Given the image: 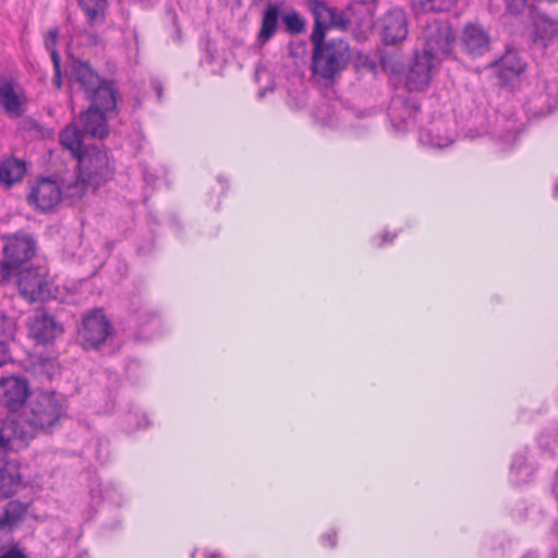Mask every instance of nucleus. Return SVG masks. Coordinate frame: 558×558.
Masks as SVG:
<instances>
[{
  "mask_svg": "<svg viewBox=\"0 0 558 558\" xmlns=\"http://www.w3.org/2000/svg\"><path fill=\"white\" fill-rule=\"evenodd\" d=\"M311 70L314 76L332 82L351 60L350 45L342 38L313 39Z\"/></svg>",
  "mask_w": 558,
  "mask_h": 558,
  "instance_id": "1",
  "label": "nucleus"
},
{
  "mask_svg": "<svg viewBox=\"0 0 558 558\" xmlns=\"http://www.w3.org/2000/svg\"><path fill=\"white\" fill-rule=\"evenodd\" d=\"M69 402L57 391H43L31 399L25 422L36 430L50 433L68 415Z\"/></svg>",
  "mask_w": 558,
  "mask_h": 558,
  "instance_id": "2",
  "label": "nucleus"
},
{
  "mask_svg": "<svg viewBox=\"0 0 558 558\" xmlns=\"http://www.w3.org/2000/svg\"><path fill=\"white\" fill-rule=\"evenodd\" d=\"M3 260L0 262V283L9 282L15 277L21 266L31 260L37 250V243L31 233L17 231L3 234Z\"/></svg>",
  "mask_w": 558,
  "mask_h": 558,
  "instance_id": "3",
  "label": "nucleus"
},
{
  "mask_svg": "<svg viewBox=\"0 0 558 558\" xmlns=\"http://www.w3.org/2000/svg\"><path fill=\"white\" fill-rule=\"evenodd\" d=\"M76 160L81 178L88 182L94 191L114 175L116 161L106 148L97 145L86 146Z\"/></svg>",
  "mask_w": 558,
  "mask_h": 558,
  "instance_id": "4",
  "label": "nucleus"
},
{
  "mask_svg": "<svg viewBox=\"0 0 558 558\" xmlns=\"http://www.w3.org/2000/svg\"><path fill=\"white\" fill-rule=\"evenodd\" d=\"M71 77L80 85L89 101L113 106V97L118 95L116 83L112 80L100 77L88 62L75 61L72 65Z\"/></svg>",
  "mask_w": 558,
  "mask_h": 558,
  "instance_id": "5",
  "label": "nucleus"
},
{
  "mask_svg": "<svg viewBox=\"0 0 558 558\" xmlns=\"http://www.w3.org/2000/svg\"><path fill=\"white\" fill-rule=\"evenodd\" d=\"M423 53L436 62L448 59L456 43V34L446 19L429 21L423 31Z\"/></svg>",
  "mask_w": 558,
  "mask_h": 558,
  "instance_id": "6",
  "label": "nucleus"
},
{
  "mask_svg": "<svg viewBox=\"0 0 558 558\" xmlns=\"http://www.w3.org/2000/svg\"><path fill=\"white\" fill-rule=\"evenodd\" d=\"M15 276L20 295L28 303H44L53 296L52 283L44 269H19Z\"/></svg>",
  "mask_w": 558,
  "mask_h": 558,
  "instance_id": "7",
  "label": "nucleus"
},
{
  "mask_svg": "<svg viewBox=\"0 0 558 558\" xmlns=\"http://www.w3.org/2000/svg\"><path fill=\"white\" fill-rule=\"evenodd\" d=\"M110 320L102 310H94L86 314L78 328V341L85 350H99L112 333Z\"/></svg>",
  "mask_w": 558,
  "mask_h": 558,
  "instance_id": "8",
  "label": "nucleus"
},
{
  "mask_svg": "<svg viewBox=\"0 0 558 558\" xmlns=\"http://www.w3.org/2000/svg\"><path fill=\"white\" fill-rule=\"evenodd\" d=\"M89 102V107L80 116L82 132L93 138L104 140L109 135L108 116L117 113V96L113 97V106Z\"/></svg>",
  "mask_w": 558,
  "mask_h": 558,
  "instance_id": "9",
  "label": "nucleus"
},
{
  "mask_svg": "<svg viewBox=\"0 0 558 558\" xmlns=\"http://www.w3.org/2000/svg\"><path fill=\"white\" fill-rule=\"evenodd\" d=\"M379 34L385 45H396L407 39L409 19L407 12L395 7L388 10L378 22Z\"/></svg>",
  "mask_w": 558,
  "mask_h": 558,
  "instance_id": "10",
  "label": "nucleus"
},
{
  "mask_svg": "<svg viewBox=\"0 0 558 558\" xmlns=\"http://www.w3.org/2000/svg\"><path fill=\"white\" fill-rule=\"evenodd\" d=\"M27 201L43 213L50 211L62 201V187L57 180L40 178L31 187Z\"/></svg>",
  "mask_w": 558,
  "mask_h": 558,
  "instance_id": "11",
  "label": "nucleus"
},
{
  "mask_svg": "<svg viewBox=\"0 0 558 558\" xmlns=\"http://www.w3.org/2000/svg\"><path fill=\"white\" fill-rule=\"evenodd\" d=\"M29 393L28 381L23 377L10 376L0 379V403L10 412L21 410Z\"/></svg>",
  "mask_w": 558,
  "mask_h": 558,
  "instance_id": "12",
  "label": "nucleus"
},
{
  "mask_svg": "<svg viewBox=\"0 0 558 558\" xmlns=\"http://www.w3.org/2000/svg\"><path fill=\"white\" fill-rule=\"evenodd\" d=\"M439 63L423 52H416L405 74L404 85L407 89L409 92H424L432 82L433 69Z\"/></svg>",
  "mask_w": 558,
  "mask_h": 558,
  "instance_id": "13",
  "label": "nucleus"
},
{
  "mask_svg": "<svg viewBox=\"0 0 558 558\" xmlns=\"http://www.w3.org/2000/svg\"><path fill=\"white\" fill-rule=\"evenodd\" d=\"M25 104L24 90L17 78L11 73L0 74V108L7 113L21 117Z\"/></svg>",
  "mask_w": 558,
  "mask_h": 558,
  "instance_id": "14",
  "label": "nucleus"
},
{
  "mask_svg": "<svg viewBox=\"0 0 558 558\" xmlns=\"http://www.w3.org/2000/svg\"><path fill=\"white\" fill-rule=\"evenodd\" d=\"M420 109L421 105L414 99L397 98L392 100L388 109V117L397 131L405 132L415 125Z\"/></svg>",
  "mask_w": 558,
  "mask_h": 558,
  "instance_id": "15",
  "label": "nucleus"
},
{
  "mask_svg": "<svg viewBox=\"0 0 558 558\" xmlns=\"http://www.w3.org/2000/svg\"><path fill=\"white\" fill-rule=\"evenodd\" d=\"M460 45L468 56L478 58L489 51L490 36L483 26L470 23L462 31Z\"/></svg>",
  "mask_w": 558,
  "mask_h": 558,
  "instance_id": "16",
  "label": "nucleus"
},
{
  "mask_svg": "<svg viewBox=\"0 0 558 558\" xmlns=\"http://www.w3.org/2000/svg\"><path fill=\"white\" fill-rule=\"evenodd\" d=\"M62 332V325L47 313H36L28 320V333L37 343H49Z\"/></svg>",
  "mask_w": 558,
  "mask_h": 558,
  "instance_id": "17",
  "label": "nucleus"
},
{
  "mask_svg": "<svg viewBox=\"0 0 558 558\" xmlns=\"http://www.w3.org/2000/svg\"><path fill=\"white\" fill-rule=\"evenodd\" d=\"M536 113L548 114L558 107V81L541 78L537 82V92L530 99Z\"/></svg>",
  "mask_w": 558,
  "mask_h": 558,
  "instance_id": "18",
  "label": "nucleus"
},
{
  "mask_svg": "<svg viewBox=\"0 0 558 558\" xmlns=\"http://www.w3.org/2000/svg\"><path fill=\"white\" fill-rule=\"evenodd\" d=\"M420 142L423 145L444 148L453 143V132L450 122L439 117L430 122L428 128L420 130Z\"/></svg>",
  "mask_w": 558,
  "mask_h": 558,
  "instance_id": "19",
  "label": "nucleus"
},
{
  "mask_svg": "<svg viewBox=\"0 0 558 558\" xmlns=\"http://www.w3.org/2000/svg\"><path fill=\"white\" fill-rule=\"evenodd\" d=\"M305 3L314 17L311 40L326 38V32L332 26L335 8L329 7L324 0H305Z\"/></svg>",
  "mask_w": 558,
  "mask_h": 558,
  "instance_id": "20",
  "label": "nucleus"
},
{
  "mask_svg": "<svg viewBox=\"0 0 558 558\" xmlns=\"http://www.w3.org/2000/svg\"><path fill=\"white\" fill-rule=\"evenodd\" d=\"M281 2H268L262 14L260 28L257 33L255 45L265 46L277 33L281 12Z\"/></svg>",
  "mask_w": 558,
  "mask_h": 558,
  "instance_id": "21",
  "label": "nucleus"
},
{
  "mask_svg": "<svg viewBox=\"0 0 558 558\" xmlns=\"http://www.w3.org/2000/svg\"><path fill=\"white\" fill-rule=\"evenodd\" d=\"M26 440V434L21 430L20 422L13 417H0V459L13 450V441Z\"/></svg>",
  "mask_w": 558,
  "mask_h": 558,
  "instance_id": "22",
  "label": "nucleus"
},
{
  "mask_svg": "<svg viewBox=\"0 0 558 558\" xmlns=\"http://www.w3.org/2000/svg\"><path fill=\"white\" fill-rule=\"evenodd\" d=\"M22 483L19 465L14 461H5L0 466V497L10 498Z\"/></svg>",
  "mask_w": 558,
  "mask_h": 558,
  "instance_id": "23",
  "label": "nucleus"
},
{
  "mask_svg": "<svg viewBox=\"0 0 558 558\" xmlns=\"http://www.w3.org/2000/svg\"><path fill=\"white\" fill-rule=\"evenodd\" d=\"M27 172L26 162L14 156L0 161V183L10 187L20 182Z\"/></svg>",
  "mask_w": 558,
  "mask_h": 558,
  "instance_id": "24",
  "label": "nucleus"
},
{
  "mask_svg": "<svg viewBox=\"0 0 558 558\" xmlns=\"http://www.w3.org/2000/svg\"><path fill=\"white\" fill-rule=\"evenodd\" d=\"M59 143L64 149L69 150L71 156L75 159L84 153L83 134L74 122L61 130L59 133Z\"/></svg>",
  "mask_w": 558,
  "mask_h": 558,
  "instance_id": "25",
  "label": "nucleus"
},
{
  "mask_svg": "<svg viewBox=\"0 0 558 558\" xmlns=\"http://www.w3.org/2000/svg\"><path fill=\"white\" fill-rule=\"evenodd\" d=\"M458 0H412L411 7L416 15L425 13H439L448 12L456 4Z\"/></svg>",
  "mask_w": 558,
  "mask_h": 558,
  "instance_id": "26",
  "label": "nucleus"
},
{
  "mask_svg": "<svg viewBox=\"0 0 558 558\" xmlns=\"http://www.w3.org/2000/svg\"><path fill=\"white\" fill-rule=\"evenodd\" d=\"M77 3L85 13L88 25L94 26L105 22L107 0H77Z\"/></svg>",
  "mask_w": 558,
  "mask_h": 558,
  "instance_id": "27",
  "label": "nucleus"
},
{
  "mask_svg": "<svg viewBox=\"0 0 558 558\" xmlns=\"http://www.w3.org/2000/svg\"><path fill=\"white\" fill-rule=\"evenodd\" d=\"M498 66L500 74L505 77H509L520 75L524 71L526 63L520 58L517 51L509 50L500 58Z\"/></svg>",
  "mask_w": 558,
  "mask_h": 558,
  "instance_id": "28",
  "label": "nucleus"
},
{
  "mask_svg": "<svg viewBox=\"0 0 558 558\" xmlns=\"http://www.w3.org/2000/svg\"><path fill=\"white\" fill-rule=\"evenodd\" d=\"M61 187L62 199H69L70 203L73 204L86 195L90 185L88 182H85L83 178H81V173L78 172V175L74 181L68 184H62Z\"/></svg>",
  "mask_w": 558,
  "mask_h": 558,
  "instance_id": "29",
  "label": "nucleus"
},
{
  "mask_svg": "<svg viewBox=\"0 0 558 558\" xmlns=\"http://www.w3.org/2000/svg\"><path fill=\"white\" fill-rule=\"evenodd\" d=\"M282 21L286 25V31L291 35L302 34L306 29L305 19L295 10L283 14Z\"/></svg>",
  "mask_w": 558,
  "mask_h": 558,
  "instance_id": "30",
  "label": "nucleus"
},
{
  "mask_svg": "<svg viewBox=\"0 0 558 558\" xmlns=\"http://www.w3.org/2000/svg\"><path fill=\"white\" fill-rule=\"evenodd\" d=\"M536 36L546 45L558 36V22L550 19L541 20L536 25Z\"/></svg>",
  "mask_w": 558,
  "mask_h": 558,
  "instance_id": "31",
  "label": "nucleus"
},
{
  "mask_svg": "<svg viewBox=\"0 0 558 558\" xmlns=\"http://www.w3.org/2000/svg\"><path fill=\"white\" fill-rule=\"evenodd\" d=\"M16 332V322L13 317H9L0 312V340L4 342L14 341Z\"/></svg>",
  "mask_w": 558,
  "mask_h": 558,
  "instance_id": "32",
  "label": "nucleus"
},
{
  "mask_svg": "<svg viewBox=\"0 0 558 558\" xmlns=\"http://www.w3.org/2000/svg\"><path fill=\"white\" fill-rule=\"evenodd\" d=\"M350 10L351 7H348L347 11H341L335 8V17H332L331 28H337L340 31L349 29L350 25L352 24L351 17L349 15Z\"/></svg>",
  "mask_w": 558,
  "mask_h": 558,
  "instance_id": "33",
  "label": "nucleus"
},
{
  "mask_svg": "<svg viewBox=\"0 0 558 558\" xmlns=\"http://www.w3.org/2000/svg\"><path fill=\"white\" fill-rule=\"evenodd\" d=\"M37 369L45 374L48 379H52L54 375L58 373L57 361L53 359H39L36 364Z\"/></svg>",
  "mask_w": 558,
  "mask_h": 558,
  "instance_id": "34",
  "label": "nucleus"
},
{
  "mask_svg": "<svg viewBox=\"0 0 558 558\" xmlns=\"http://www.w3.org/2000/svg\"><path fill=\"white\" fill-rule=\"evenodd\" d=\"M355 68L357 71H365L375 74L377 70L376 61L369 56L360 54L355 60Z\"/></svg>",
  "mask_w": 558,
  "mask_h": 558,
  "instance_id": "35",
  "label": "nucleus"
},
{
  "mask_svg": "<svg viewBox=\"0 0 558 558\" xmlns=\"http://www.w3.org/2000/svg\"><path fill=\"white\" fill-rule=\"evenodd\" d=\"M519 137V128L514 122H509L507 129L499 135L500 141L506 145H512Z\"/></svg>",
  "mask_w": 558,
  "mask_h": 558,
  "instance_id": "36",
  "label": "nucleus"
},
{
  "mask_svg": "<svg viewBox=\"0 0 558 558\" xmlns=\"http://www.w3.org/2000/svg\"><path fill=\"white\" fill-rule=\"evenodd\" d=\"M506 10L512 15L522 14L529 8V0H504Z\"/></svg>",
  "mask_w": 558,
  "mask_h": 558,
  "instance_id": "37",
  "label": "nucleus"
},
{
  "mask_svg": "<svg viewBox=\"0 0 558 558\" xmlns=\"http://www.w3.org/2000/svg\"><path fill=\"white\" fill-rule=\"evenodd\" d=\"M58 35L59 31L57 27L50 28L47 33L46 39H45V46L47 50L50 51V58L51 61H53V53L60 54L57 49V41H58Z\"/></svg>",
  "mask_w": 558,
  "mask_h": 558,
  "instance_id": "38",
  "label": "nucleus"
},
{
  "mask_svg": "<svg viewBox=\"0 0 558 558\" xmlns=\"http://www.w3.org/2000/svg\"><path fill=\"white\" fill-rule=\"evenodd\" d=\"M52 65H53L52 84L57 89L60 90L63 85L62 71H61V56L57 54L56 52L53 53Z\"/></svg>",
  "mask_w": 558,
  "mask_h": 558,
  "instance_id": "39",
  "label": "nucleus"
},
{
  "mask_svg": "<svg viewBox=\"0 0 558 558\" xmlns=\"http://www.w3.org/2000/svg\"><path fill=\"white\" fill-rule=\"evenodd\" d=\"M9 344L10 342H4L3 340H0V367L12 360L9 351Z\"/></svg>",
  "mask_w": 558,
  "mask_h": 558,
  "instance_id": "40",
  "label": "nucleus"
},
{
  "mask_svg": "<svg viewBox=\"0 0 558 558\" xmlns=\"http://www.w3.org/2000/svg\"><path fill=\"white\" fill-rule=\"evenodd\" d=\"M150 86L156 95L157 100L161 101L162 97H163V86H162L161 82L158 80H153L150 82Z\"/></svg>",
  "mask_w": 558,
  "mask_h": 558,
  "instance_id": "41",
  "label": "nucleus"
},
{
  "mask_svg": "<svg viewBox=\"0 0 558 558\" xmlns=\"http://www.w3.org/2000/svg\"><path fill=\"white\" fill-rule=\"evenodd\" d=\"M323 541L328 543V545L333 548L337 544L336 534L335 533H327L323 536Z\"/></svg>",
  "mask_w": 558,
  "mask_h": 558,
  "instance_id": "42",
  "label": "nucleus"
},
{
  "mask_svg": "<svg viewBox=\"0 0 558 558\" xmlns=\"http://www.w3.org/2000/svg\"><path fill=\"white\" fill-rule=\"evenodd\" d=\"M524 463H525V459L523 457H521V456L520 457H515L514 460H513V463L511 465V469L512 470H515V469L520 470L523 466Z\"/></svg>",
  "mask_w": 558,
  "mask_h": 558,
  "instance_id": "43",
  "label": "nucleus"
},
{
  "mask_svg": "<svg viewBox=\"0 0 558 558\" xmlns=\"http://www.w3.org/2000/svg\"><path fill=\"white\" fill-rule=\"evenodd\" d=\"M253 7H258L264 0H251Z\"/></svg>",
  "mask_w": 558,
  "mask_h": 558,
  "instance_id": "44",
  "label": "nucleus"
},
{
  "mask_svg": "<svg viewBox=\"0 0 558 558\" xmlns=\"http://www.w3.org/2000/svg\"><path fill=\"white\" fill-rule=\"evenodd\" d=\"M554 195H555V197H558V180H557V182L555 184Z\"/></svg>",
  "mask_w": 558,
  "mask_h": 558,
  "instance_id": "45",
  "label": "nucleus"
},
{
  "mask_svg": "<svg viewBox=\"0 0 558 558\" xmlns=\"http://www.w3.org/2000/svg\"><path fill=\"white\" fill-rule=\"evenodd\" d=\"M387 238H388V233L384 234L383 235V240L386 242L387 241Z\"/></svg>",
  "mask_w": 558,
  "mask_h": 558,
  "instance_id": "46",
  "label": "nucleus"
},
{
  "mask_svg": "<svg viewBox=\"0 0 558 558\" xmlns=\"http://www.w3.org/2000/svg\"><path fill=\"white\" fill-rule=\"evenodd\" d=\"M264 95H265V90L259 93V97H264Z\"/></svg>",
  "mask_w": 558,
  "mask_h": 558,
  "instance_id": "47",
  "label": "nucleus"
},
{
  "mask_svg": "<svg viewBox=\"0 0 558 558\" xmlns=\"http://www.w3.org/2000/svg\"><path fill=\"white\" fill-rule=\"evenodd\" d=\"M208 558H216V556L214 554H210Z\"/></svg>",
  "mask_w": 558,
  "mask_h": 558,
  "instance_id": "48",
  "label": "nucleus"
}]
</instances>
